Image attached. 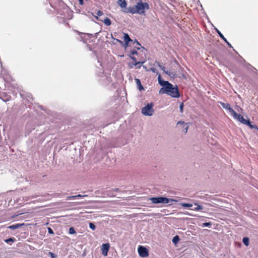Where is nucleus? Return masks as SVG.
Returning a JSON list of instances; mask_svg holds the SVG:
<instances>
[{
	"label": "nucleus",
	"instance_id": "nucleus-35",
	"mask_svg": "<svg viewBox=\"0 0 258 258\" xmlns=\"http://www.w3.org/2000/svg\"><path fill=\"white\" fill-rule=\"evenodd\" d=\"M171 2L173 4V5L174 6V4H176L178 3V0H170Z\"/></svg>",
	"mask_w": 258,
	"mask_h": 258
},
{
	"label": "nucleus",
	"instance_id": "nucleus-10",
	"mask_svg": "<svg viewBox=\"0 0 258 258\" xmlns=\"http://www.w3.org/2000/svg\"><path fill=\"white\" fill-rule=\"evenodd\" d=\"M220 105L225 109L228 110L232 114L234 111L230 106L229 103H225L222 102H220Z\"/></svg>",
	"mask_w": 258,
	"mask_h": 258
},
{
	"label": "nucleus",
	"instance_id": "nucleus-30",
	"mask_svg": "<svg viewBox=\"0 0 258 258\" xmlns=\"http://www.w3.org/2000/svg\"><path fill=\"white\" fill-rule=\"evenodd\" d=\"M211 224L210 222H206L203 223V227H209L211 226Z\"/></svg>",
	"mask_w": 258,
	"mask_h": 258
},
{
	"label": "nucleus",
	"instance_id": "nucleus-19",
	"mask_svg": "<svg viewBox=\"0 0 258 258\" xmlns=\"http://www.w3.org/2000/svg\"><path fill=\"white\" fill-rule=\"evenodd\" d=\"M156 63H157V65L166 74L169 75V73L168 71H165V67L161 65L159 62L156 61Z\"/></svg>",
	"mask_w": 258,
	"mask_h": 258
},
{
	"label": "nucleus",
	"instance_id": "nucleus-34",
	"mask_svg": "<svg viewBox=\"0 0 258 258\" xmlns=\"http://www.w3.org/2000/svg\"><path fill=\"white\" fill-rule=\"evenodd\" d=\"M185 125V127L183 129V131L185 133H186L187 132V130L188 128V126L186 125V124H184V126Z\"/></svg>",
	"mask_w": 258,
	"mask_h": 258
},
{
	"label": "nucleus",
	"instance_id": "nucleus-16",
	"mask_svg": "<svg viewBox=\"0 0 258 258\" xmlns=\"http://www.w3.org/2000/svg\"><path fill=\"white\" fill-rule=\"evenodd\" d=\"M124 40L126 45L130 42L132 41V40L130 38L128 35L126 33H124Z\"/></svg>",
	"mask_w": 258,
	"mask_h": 258
},
{
	"label": "nucleus",
	"instance_id": "nucleus-27",
	"mask_svg": "<svg viewBox=\"0 0 258 258\" xmlns=\"http://www.w3.org/2000/svg\"><path fill=\"white\" fill-rule=\"evenodd\" d=\"M58 18H59V19L58 20V21L59 23H61V22H62L63 23H66V20L65 17H58Z\"/></svg>",
	"mask_w": 258,
	"mask_h": 258
},
{
	"label": "nucleus",
	"instance_id": "nucleus-29",
	"mask_svg": "<svg viewBox=\"0 0 258 258\" xmlns=\"http://www.w3.org/2000/svg\"><path fill=\"white\" fill-rule=\"evenodd\" d=\"M183 107H184V104H183V103H181L180 105H179V109H180V112L181 113H182L183 112Z\"/></svg>",
	"mask_w": 258,
	"mask_h": 258
},
{
	"label": "nucleus",
	"instance_id": "nucleus-23",
	"mask_svg": "<svg viewBox=\"0 0 258 258\" xmlns=\"http://www.w3.org/2000/svg\"><path fill=\"white\" fill-rule=\"evenodd\" d=\"M242 242L246 246L249 245V238L248 237H244L242 239Z\"/></svg>",
	"mask_w": 258,
	"mask_h": 258
},
{
	"label": "nucleus",
	"instance_id": "nucleus-6",
	"mask_svg": "<svg viewBox=\"0 0 258 258\" xmlns=\"http://www.w3.org/2000/svg\"><path fill=\"white\" fill-rule=\"evenodd\" d=\"M138 250L139 255L140 256L145 257L148 256V250L146 247H144L143 246H139Z\"/></svg>",
	"mask_w": 258,
	"mask_h": 258
},
{
	"label": "nucleus",
	"instance_id": "nucleus-8",
	"mask_svg": "<svg viewBox=\"0 0 258 258\" xmlns=\"http://www.w3.org/2000/svg\"><path fill=\"white\" fill-rule=\"evenodd\" d=\"M113 193L109 190H106L105 191H103L101 189L98 190V197H105V196H109L111 197L113 196Z\"/></svg>",
	"mask_w": 258,
	"mask_h": 258
},
{
	"label": "nucleus",
	"instance_id": "nucleus-22",
	"mask_svg": "<svg viewBox=\"0 0 258 258\" xmlns=\"http://www.w3.org/2000/svg\"><path fill=\"white\" fill-rule=\"evenodd\" d=\"M180 205H181L182 207H183L184 208H190V207H192L193 206V205L191 204L184 203H181Z\"/></svg>",
	"mask_w": 258,
	"mask_h": 258
},
{
	"label": "nucleus",
	"instance_id": "nucleus-37",
	"mask_svg": "<svg viewBox=\"0 0 258 258\" xmlns=\"http://www.w3.org/2000/svg\"><path fill=\"white\" fill-rule=\"evenodd\" d=\"M134 43L137 44L138 45L140 46L141 44L137 40L135 39L134 41Z\"/></svg>",
	"mask_w": 258,
	"mask_h": 258
},
{
	"label": "nucleus",
	"instance_id": "nucleus-7",
	"mask_svg": "<svg viewBox=\"0 0 258 258\" xmlns=\"http://www.w3.org/2000/svg\"><path fill=\"white\" fill-rule=\"evenodd\" d=\"M231 115L233 116L234 118L237 119L238 121L243 123H245V119L243 118V117L240 114H237L235 111L233 112Z\"/></svg>",
	"mask_w": 258,
	"mask_h": 258
},
{
	"label": "nucleus",
	"instance_id": "nucleus-39",
	"mask_svg": "<svg viewBox=\"0 0 258 258\" xmlns=\"http://www.w3.org/2000/svg\"><path fill=\"white\" fill-rule=\"evenodd\" d=\"M177 124H184V122L183 121H178Z\"/></svg>",
	"mask_w": 258,
	"mask_h": 258
},
{
	"label": "nucleus",
	"instance_id": "nucleus-15",
	"mask_svg": "<svg viewBox=\"0 0 258 258\" xmlns=\"http://www.w3.org/2000/svg\"><path fill=\"white\" fill-rule=\"evenodd\" d=\"M130 57L134 61V63H133V65L130 66L131 68H133V66H137L138 64H140L144 63V62H140V61L137 62V59L134 56H130Z\"/></svg>",
	"mask_w": 258,
	"mask_h": 258
},
{
	"label": "nucleus",
	"instance_id": "nucleus-43",
	"mask_svg": "<svg viewBox=\"0 0 258 258\" xmlns=\"http://www.w3.org/2000/svg\"><path fill=\"white\" fill-rule=\"evenodd\" d=\"M115 190H116V191H118V190H119V189H118V188H116V189H115Z\"/></svg>",
	"mask_w": 258,
	"mask_h": 258
},
{
	"label": "nucleus",
	"instance_id": "nucleus-36",
	"mask_svg": "<svg viewBox=\"0 0 258 258\" xmlns=\"http://www.w3.org/2000/svg\"><path fill=\"white\" fill-rule=\"evenodd\" d=\"M102 15H103V13L101 11L98 10V16H101Z\"/></svg>",
	"mask_w": 258,
	"mask_h": 258
},
{
	"label": "nucleus",
	"instance_id": "nucleus-21",
	"mask_svg": "<svg viewBox=\"0 0 258 258\" xmlns=\"http://www.w3.org/2000/svg\"><path fill=\"white\" fill-rule=\"evenodd\" d=\"M103 22L105 24V25H106V26H109L111 24V22L109 18H106L103 21Z\"/></svg>",
	"mask_w": 258,
	"mask_h": 258
},
{
	"label": "nucleus",
	"instance_id": "nucleus-41",
	"mask_svg": "<svg viewBox=\"0 0 258 258\" xmlns=\"http://www.w3.org/2000/svg\"><path fill=\"white\" fill-rule=\"evenodd\" d=\"M137 66H138V67H137V68L140 69V68H141V65H140V64H138Z\"/></svg>",
	"mask_w": 258,
	"mask_h": 258
},
{
	"label": "nucleus",
	"instance_id": "nucleus-3",
	"mask_svg": "<svg viewBox=\"0 0 258 258\" xmlns=\"http://www.w3.org/2000/svg\"><path fill=\"white\" fill-rule=\"evenodd\" d=\"M149 9V5L146 2H138L135 6L128 7L125 8L124 12L132 14H138L140 15L144 14L146 10Z\"/></svg>",
	"mask_w": 258,
	"mask_h": 258
},
{
	"label": "nucleus",
	"instance_id": "nucleus-25",
	"mask_svg": "<svg viewBox=\"0 0 258 258\" xmlns=\"http://www.w3.org/2000/svg\"><path fill=\"white\" fill-rule=\"evenodd\" d=\"M179 240V238L178 235L175 236L172 239V242L174 244H176Z\"/></svg>",
	"mask_w": 258,
	"mask_h": 258
},
{
	"label": "nucleus",
	"instance_id": "nucleus-42",
	"mask_svg": "<svg viewBox=\"0 0 258 258\" xmlns=\"http://www.w3.org/2000/svg\"><path fill=\"white\" fill-rule=\"evenodd\" d=\"M137 49H138V50H140V47H137Z\"/></svg>",
	"mask_w": 258,
	"mask_h": 258
},
{
	"label": "nucleus",
	"instance_id": "nucleus-24",
	"mask_svg": "<svg viewBox=\"0 0 258 258\" xmlns=\"http://www.w3.org/2000/svg\"><path fill=\"white\" fill-rule=\"evenodd\" d=\"M15 240V238L14 237H10L9 238L5 240V242L9 243L10 242H14Z\"/></svg>",
	"mask_w": 258,
	"mask_h": 258
},
{
	"label": "nucleus",
	"instance_id": "nucleus-9",
	"mask_svg": "<svg viewBox=\"0 0 258 258\" xmlns=\"http://www.w3.org/2000/svg\"><path fill=\"white\" fill-rule=\"evenodd\" d=\"M110 248V244L109 243H106L103 244L101 246V252L102 254L104 256H107L108 254V251L109 250V249Z\"/></svg>",
	"mask_w": 258,
	"mask_h": 258
},
{
	"label": "nucleus",
	"instance_id": "nucleus-20",
	"mask_svg": "<svg viewBox=\"0 0 258 258\" xmlns=\"http://www.w3.org/2000/svg\"><path fill=\"white\" fill-rule=\"evenodd\" d=\"M195 205H196V207L191 209L194 211H200L203 209V208L202 206L199 205L197 203H195Z\"/></svg>",
	"mask_w": 258,
	"mask_h": 258
},
{
	"label": "nucleus",
	"instance_id": "nucleus-11",
	"mask_svg": "<svg viewBox=\"0 0 258 258\" xmlns=\"http://www.w3.org/2000/svg\"><path fill=\"white\" fill-rule=\"evenodd\" d=\"M25 224H19V223H16L13 225H11L8 227V228L11 230H15L18 228H19L23 226H24Z\"/></svg>",
	"mask_w": 258,
	"mask_h": 258
},
{
	"label": "nucleus",
	"instance_id": "nucleus-32",
	"mask_svg": "<svg viewBox=\"0 0 258 258\" xmlns=\"http://www.w3.org/2000/svg\"><path fill=\"white\" fill-rule=\"evenodd\" d=\"M49 253L52 258H56V255L54 253L51 252H49Z\"/></svg>",
	"mask_w": 258,
	"mask_h": 258
},
{
	"label": "nucleus",
	"instance_id": "nucleus-13",
	"mask_svg": "<svg viewBox=\"0 0 258 258\" xmlns=\"http://www.w3.org/2000/svg\"><path fill=\"white\" fill-rule=\"evenodd\" d=\"M118 3L121 8H124L123 11L125 8H127V7H126L127 3L125 0H119Z\"/></svg>",
	"mask_w": 258,
	"mask_h": 258
},
{
	"label": "nucleus",
	"instance_id": "nucleus-28",
	"mask_svg": "<svg viewBox=\"0 0 258 258\" xmlns=\"http://www.w3.org/2000/svg\"><path fill=\"white\" fill-rule=\"evenodd\" d=\"M89 227L92 229V230H94L95 228H96V226L95 225V224L93 223H89Z\"/></svg>",
	"mask_w": 258,
	"mask_h": 258
},
{
	"label": "nucleus",
	"instance_id": "nucleus-14",
	"mask_svg": "<svg viewBox=\"0 0 258 258\" xmlns=\"http://www.w3.org/2000/svg\"><path fill=\"white\" fill-rule=\"evenodd\" d=\"M245 123H243V124H246L249 126L251 128H256L257 129V127L256 125H252L249 119L245 120Z\"/></svg>",
	"mask_w": 258,
	"mask_h": 258
},
{
	"label": "nucleus",
	"instance_id": "nucleus-17",
	"mask_svg": "<svg viewBox=\"0 0 258 258\" xmlns=\"http://www.w3.org/2000/svg\"><path fill=\"white\" fill-rule=\"evenodd\" d=\"M135 81H136L137 85L138 86L139 90L140 91L144 90V87L142 85L140 80L139 79H136Z\"/></svg>",
	"mask_w": 258,
	"mask_h": 258
},
{
	"label": "nucleus",
	"instance_id": "nucleus-1",
	"mask_svg": "<svg viewBox=\"0 0 258 258\" xmlns=\"http://www.w3.org/2000/svg\"><path fill=\"white\" fill-rule=\"evenodd\" d=\"M159 84L162 86L159 91L160 94H167L173 98H179L180 93L177 86H174L167 81L162 80L160 75L158 78Z\"/></svg>",
	"mask_w": 258,
	"mask_h": 258
},
{
	"label": "nucleus",
	"instance_id": "nucleus-38",
	"mask_svg": "<svg viewBox=\"0 0 258 258\" xmlns=\"http://www.w3.org/2000/svg\"><path fill=\"white\" fill-rule=\"evenodd\" d=\"M84 0H79V4L81 5H83L84 4Z\"/></svg>",
	"mask_w": 258,
	"mask_h": 258
},
{
	"label": "nucleus",
	"instance_id": "nucleus-40",
	"mask_svg": "<svg viewBox=\"0 0 258 258\" xmlns=\"http://www.w3.org/2000/svg\"><path fill=\"white\" fill-rule=\"evenodd\" d=\"M151 70H152L153 72H155V71H156V69H153V68H152V69H151Z\"/></svg>",
	"mask_w": 258,
	"mask_h": 258
},
{
	"label": "nucleus",
	"instance_id": "nucleus-18",
	"mask_svg": "<svg viewBox=\"0 0 258 258\" xmlns=\"http://www.w3.org/2000/svg\"><path fill=\"white\" fill-rule=\"evenodd\" d=\"M84 196H82L81 195H76V196H70V197H67V200H74V199H78L79 198H81V197H84Z\"/></svg>",
	"mask_w": 258,
	"mask_h": 258
},
{
	"label": "nucleus",
	"instance_id": "nucleus-2",
	"mask_svg": "<svg viewBox=\"0 0 258 258\" xmlns=\"http://www.w3.org/2000/svg\"><path fill=\"white\" fill-rule=\"evenodd\" d=\"M80 36L81 41H82L86 45L90 51H92L95 55H96L97 43H95L97 33L93 36L90 33H85L77 31Z\"/></svg>",
	"mask_w": 258,
	"mask_h": 258
},
{
	"label": "nucleus",
	"instance_id": "nucleus-33",
	"mask_svg": "<svg viewBox=\"0 0 258 258\" xmlns=\"http://www.w3.org/2000/svg\"><path fill=\"white\" fill-rule=\"evenodd\" d=\"M131 54H133V55H134V54H138V52H137V50H134H134H131Z\"/></svg>",
	"mask_w": 258,
	"mask_h": 258
},
{
	"label": "nucleus",
	"instance_id": "nucleus-4",
	"mask_svg": "<svg viewBox=\"0 0 258 258\" xmlns=\"http://www.w3.org/2000/svg\"><path fill=\"white\" fill-rule=\"evenodd\" d=\"M150 200L153 204H168L170 202H177V200L173 199H168L165 197H153L150 199Z\"/></svg>",
	"mask_w": 258,
	"mask_h": 258
},
{
	"label": "nucleus",
	"instance_id": "nucleus-12",
	"mask_svg": "<svg viewBox=\"0 0 258 258\" xmlns=\"http://www.w3.org/2000/svg\"><path fill=\"white\" fill-rule=\"evenodd\" d=\"M216 30L219 36L226 43L228 46L230 47H232L231 44L227 40V39L224 37L223 35L217 29H216Z\"/></svg>",
	"mask_w": 258,
	"mask_h": 258
},
{
	"label": "nucleus",
	"instance_id": "nucleus-31",
	"mask_svg": "<svg viewBox=\"0 0 258 258\" xmlns=\"http://www.w3.org/2000/svg\"><path fill=\"white\" fill-rule=\"evenodd\" d=\"M48 232L50 234H52L54 233L53 230L49 227L48 228Z\"/></svg>",
	"mask_w": 258,
	"mask_h": 258
},
{
	"label": "nucleus",
	"instance_id": "nucleus-5",
	"mask_svg": "<svg viewBox=\"0 0 258 258\" xmlns=\"http://www.w3.org/2000/svg\"><path fill=\"white\" fill-rule=\"evenodd\" d=\"M153 106L154 104L152 102L148 103L142 109V113L146 116H152L154 112Z\"/></svg>",
	"mask_w": 258,
	"mask_h": 258
},
{
	"label": "nucleus",
	"instance_id": "nucleus-26",
	"mask_svg": "<svg viewBox=\"0 0 258 258\" xmlns=\"http://www.w3.org/2000/svg\"><path fill=\"white\" fill-rule=\"evenodd\" d=\"M69 233L70 234H74L76 233V231H75V229L74 228V227H71L69 228Z\"/></svg>",
	"mask_w": 258,
	"mask_h": 258
}]
</instances>
